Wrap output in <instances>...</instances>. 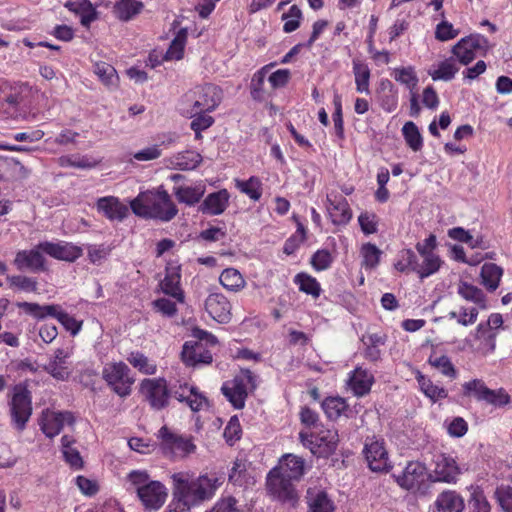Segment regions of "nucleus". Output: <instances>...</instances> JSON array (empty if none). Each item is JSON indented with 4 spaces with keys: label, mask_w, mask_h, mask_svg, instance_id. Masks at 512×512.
Instances as JSON below:
<instances>
[{
    "label": "nucleus",
    "mask_w": 512,
    "mask_h": 512,
    "mask_svg": "<svg viewBox=\"0 0 512 512\" xmlns=\"http://www.w3.org/2000/svg\"><path fill=\"white\" fill-rule=\"evenodd\" d=\"M171 478L175 498L189 510L192 506L211 499L220 486L219 479L214 474L193 478L187 472H178L174 473Z\"/></svg>",
    "instance_id": "obj_1"
},
{
    "label": "nucleus",
    "mask_w": 512,
    "mask_h": 512,
    "mask_svg": "<svg viewBox=\"0 0 512 512\" xmlns=\"http://www.w3.org/2000/svg\"><path fill=\"white\" fill-rule=\"evenodd\" d=\"M130 208L139 217L162 222L171 221L178 213L170 195L162 187L139 193L130 202Z\"/></svg>",
    "instance_id": "obj_2"
},
{
    "label": "nucleus",
    "mask_w": 512,
    "mask_h": 512,
    "mask_svg": "<svg viewBox=\"0 0 512 512\" xmlns=\"http://www.w3.org/2000/svg\"><path fill=\"white\" fill-rule=\"evenodd\" d=\"M128 482L148 510L160 509L166 501L167 491L165 486L156 480H151L144 470H133L127 476Z\"/></svg>",
    "instance_id": "obj_3"
},
{
    "label": "nucleus",
    "mask_w": 512,
    "mask_h": 512,
    "mask_svg": "<svg viewBox=\"0 0 512 512\" xmlns=\"http://www.w3.org/2000/svg\"><path fill=\"white\" fill-rule=\"evenodd\" d=\"M11 425L17 431H23L32 415L31 392L22 384L13 387L8 401Z\"/></svg>",
    "instance_id": "obj_4"
},
{
    "label": "nucleus",
    "mask_w": 512,
    "mask_h": 512,
    "mask_svg": "<svg viewBox=\"0 0 512 512\" xmlns=\"http://www.w3.org/2000/svg\"><path fill=\"white\" fill-rule=\"evenodd\" d=\"M255 388V375L250 370L244 369L232 380L224 382L221 391L234 408L242 409L245 406L248 392Z\"/></svg>",
    "instance_id": "obj_5"
},
{
    "label": "nucleus",
    "mask_w": 512,
    "mask_h": 512,
    "mask_svg": "<svg viewBox=\"0 0 512 512\" xmlns=\"http://www.w3.org/2000/svg\"><path fill=\"white\" fill-rule=\"evenodd\" d=\"M130 368L122 361L107 363L102 369V378L119 397L126 398L132 392L135 379Z\"/></svg>",
    "instance_id": "obj_6"
},
{
    "label": "nucleus",
    "mask_w": 512,
    "mask_h": 512,
    "mask_svg": "<svg viewBox=\"0 0 512 512\" xmlns=\"http://www.w3.org/2000/svg\"><path fill=\"white\" fill-rule=\"evenodd\" d=\"M139 393L154 411H160L169 406L171 391L164 378L143 379L139 385Z\"/></svg>",
    "instance_id": "obj_7"
},
{
    "label": "nucleus",
    "mask_w": 512,
    "mask_h": 512,
    "mask_svg": "<svg viewBox=\"0 0 512 512\" xmlns=\"http://www.w3.org/2000/svg\"><path fill=\"white\" fill-rule=\"evenodd\" d=\"M362 453L370 470L388 472L392 468L386 442L382 436H367L364 440Z\"/></svg>",
    "instance_id": "obj_8"
},
{
    "label": "nucleus",
    "mask_w": 512,
    "mask_h": 512,
    "mask_svg": "<svg viewBox=\"0 0 512 512\" xmlns=\"http://www.w3.org/2000/svg\"><path fill=\"white\" fill-rule=\"evenodd\" d=\"M490 49L489 41L479 33L461 38L453 47L452 54L462 65H469L477 55L485 56Z\"/></svg>",
    "instance_id": "obj_9"
},
{
    "label": "nucleus",
    "mask_w": 512,
    "mask_h": 512,
    "mask_svg": "<svg viewBox=\"0 0 512 512\" xmlns=\"http://www.w3.org/2000/svg\"><path fill=\"white\" fill-rule=\"evenodd\" d=\"M160 449L168 457L184 458L196 450V445L191 437L179 435L163 426L158 431Z\"/></svg>",
    "instance_id": "obj_10"
},
{
    "label": "nucleus",
    "mask_w": 512,
    "mask_h": 512,
    "mask_svg": "<svg viewBox=\"0 0 512 512\" xmlns=\"http://www.w3.org/2000/svg\"><path fill=\"white\" fill-rule=\"evenodd\" d=\"M302 443L317 457H328L335 452L339 442L336 429H321L315 434L305 436L300 434Z\"/></svg>",
    "instance_id": "obj_11"
},
{
    "label": "nucleus",
    "mask_w": 512,
    "mask_h": 512,
    "mask_svg": "<svg viewBox=\"0 0 512 512\" xmlns=\"http://www.w3.org/2000/svg\"><path fill=\"white\" fill-rule=\"evenodd\" d=\"M432 465L433 468L430 473L432 482L456 484L463 472L456 458L446 453L435 455Z\"/></svg>",
    "instance_id": "obj_12"
},
{
    "label": "nucleus",
    "mask_w": 512,
    "mask_h": 512,
    "mask_svg": "<svg viewBox=\"0 0 512 512\" xmlns=\"http://www.w3.org/2000/svg\"><path fill=\"white\" fill-rule=\"evenodd\" d=\"M266 488L271 497L282 502L294 505L298 494L293 480L279 474L278 470H271L266 478Z\"/></svg>",
    "instance_id": "obj_13"
},
{
    "label": "nucleus",
    "mask_w": 512,
    "mask_h": 512,
    "mask_svg": "<svg viewBox=\"0 0 512 512\" xmlns=\"http://www.w3.org/2000/svg\"><path fill=\"white\" fill-rule=\"evenodd\" d=\"M187 97L192 103V111L212 112L221 102L222 91L216 85L205 84L195 87Z\"/></svg>",
    "instance_id": "obj_14"
},
{
    "label": "nucleus",
    "mask_w": 512,
    "mask_h": 512,
    "mask_svg": "<svg viewBox=\"0 0 512 512\" xmlns=\"http://www.w3.org/2000/svg\"><path fill=\"white\" fill-rule=\"evenodd\" d=\"M72 354L73 347L57 348L48 363L44 366V370L56 380H67L71 375L69 358Z\"/></svg>",
    "instance_id": "obj_15"
},
{
    "label": "nucleus",
    "mask_w": 512,
    "mask_h": 512,
    "mask_svg": "<svg viewBox=\"0 0 512 512\" xmlns=\"http://www.w3.org/2000/svg\"><path fill=\"white\" fill-rule=\"evenodd\" d=\"M75 419L71 412L45 411L42 414L40 427L42 432L49 438L58 435L65 424L72 425Z\"/></svg>",
    "instance_id": "obj_16"
},
{
    "label": "nucleus",
    "mask_w": 512,
    "mask_h": 512,
    "mask_svg": "<svg viewBox=\"0 0 512 512\" xmlns=\"http://www.w3.org/2000/svg\"><path fill=\"white\" fill-rule=\"evenodd\" d=\"M425 464L419 461H410L399 475H394L397 484L406 490L419 488L424 482L426 474Z\"/></svg>",
    "instance_id": "obj_17"
},
{
    "label": "nucleus",
    "mask_w": 512,
    "mask_h": 512,
    "mask_svg": "<svg viewBox=\"0 0 512 512\" xmlns=\"http://www.w3.org/2000/svg\"><path fill=\"white\" fill-rule=\"evenodd\" d=\"M42 253L44 252L39 248V244L33 249L20 250L16 253L13 264L20 271H44L46 267L45 258Z\"/></svg>",
    "instance_id": "obj_18"
},
{
    "label": "nucleus",
    "mask_w": 512,
    "mask_h": 512,
    "mask_svg": "<svg viewBox=\"0 0 512 512\" xmlns=\"http://www.w3.org/2000/svg\"><path fill=\"white\" fill-rule=\"evenodd\" d=\"M39 248L47 255L67 262H74L83 254L82 249L68 242H49L39 243Z\"/></svg>",
    "instance_id": "obj_19"
},
{
    "label": "nucleus",
    "mask_w": 512,
    "mask_h": 512,
    "mask_svg": "<svg viewBox=\"0 0 512 512\" xmlns=\"http://www.w3.org/2000/svg\"><path fill=\"white\" fill-rule=\"evenodd\" d=\"M96 209L110 221L122 222L129 215V208L118 197L105 196L96 201Z\"/></svg>",
    "instance_id": "obj_20"
},
{
    "label": "nucleus",
    "mask_w": 512,
    "mask_h": 512,
    "mask_svg": "<svg viewBox=\"0 0 512 512\" xmlns=\"http://www.w3.org/2000/svg\"><path fill=\"white\" fill-rule=\"evenodd\" d=\"M182 361L187 366L208 365L212 362L211 351L204 343L187 341L181 352Z\"/></svg>",
    "instance_id": "obj_21"
},
{
    "label": "nucleus",
    "mask_w": 512,
    "mask_h": 512,
    "mask_svg": "<svg viewBox=\"0 0 512 512\" xmlns=\"http://www.w3.org/2000/svg\"><path fill=\"white\" fill-rule=\"evenodd\" d=\"M327 212L334 225H346L352 218V211L346 198L341 194L327 195Z\"/></svg>",
    "instance_id": "obj_22"
},
{
    "label": "nucleus",
    "mask_w": 512,
    "mask_h": 512,
    "mask_svg": "<svg viewBox=\"0 0 512 512\" xmlns=\"http://www.w3.org/2000/svg\"><path fill=\"white\" fill-rule=\"evenodd\" d=\"M205 310L218 323H228L231 319V304L221 293H211L205 300Z\"/></svg>",
    "instance_id": "obj_23"
},
{
    "label": "nucleus",
    "mask_w": 512,
    "mask_h": 512,
    "mask_svg": "<svg viewBox=\"0 0 512 512\" xmlns=\"http://www.w3.org/2000/svg\"><path fill=\"white\" fill-rule=\"evenodd\" d=\"M171 395L179 402L186 403L194 412L200 411L206 404V398L197 391V388L188 383L179 384L172 388Z\"/></svg>",
    "instance_id": "obj_24"
},
{
    "label": "nucleus",
    "mask_w": 512,
    "mask_h": 512,
    "mask_svg": "<svg viewBox=\"0 0 512 512\" xmlns=\"http://www.w3.org/2000/svg\"><path fill=\"white\" fill-rule=\"evenodd\" d=\"M230 193L227 189L208 194L200 204L198 210L202 214L217 216L227 209L229 206Z\"/></svg>",
    "instance_id": "obj_25"
},
{
    "label": "nucleus",
    "mask_w": 512,
    "mask_h": 512,
    "mask_svg": "<svg viewBox=\"0 0 512 512\" xmlns=\"http://www.w3.org/2000/svg\"><path fill=\"white\" fill-rule=\"evenodd\" d=\"M181 273L180 267L168 265L165 270V277L160 282V287L166 295L173 297L176 302L183 303L185 296L180 287Z\"/></svg>",
    "instance_id": "obj_26"
},
{
    "label": "nucleus",
    "mask_w": 512,
    "mask_h": 512,
    "mask_svg": "<svg viewBox=\"0 0 512 512\" xmlns=\"http://www.w3.org/2000/svg\"><path fill=\"white\" fill-rule=\"evenodd\" d=\"M348 387L357 397H363L367 395L374 383V376L362 367H356L349 374Z\"/></svg>",
    "instance_id": "obj_27"
},
{
    "label": "nucleus",
    "mask_w": 512,
    "mask_h": 512,
    "mask_svg": "<svg viewBox=\"0 0 512 512\" xmlns=\"http://www.w3.org/2000/svg\"><path fill=\"white\" fill-rule=\"evenodd\" d=\"M272 470H278L279 474L298 481L304 475L305 460L294 454H286L280 459L279 465Z\"/></svg>",
    "instance_id": "obj_28"
},
{
    "label": "nucleus",
    "mask_w": 512,
    "mask_h": 512,
    "mask_svg": "<svg viewBox=\"0 0 512 512\" xmlns=\"http://www.w3.org/2000/svg\"><path fill=\"white\" fill-rule=\"evenodd\" d=\"M387 336L380 333H367L362 335L361 342L363 344V357L370 362H378L381 360V347L385 345Z\"/></svg>",
    "instance_id": "obj_29"
},
{
    "label": "nucleus",
    "mask_w": 512,
    "mask_h": 512,
    "mask_svg": "<svg viewBox=\"0 0 512 512\" xmlns=\"http://www.w3.org/2000/svg\"><path fill=\"white\" fill-rule=\"evenodd\" d=\"M309 512H334L333 501L321 487H309L306 493Z\"/></svg>",
    "instance_id": "obj_30"
},
{
    "label": "nucleus",
    "mask_w": 512,
    "mask_h": 512,
    "mask_svg": "<svg viewBox=\"0 0 512 512\" xmlns=\"http://www.w3.org/2000/svg\"><path fill=\"white\" fill-rule=\"evenodd\" d=\"M497 335L496 331H492L481 322L471 333L473 340L478 343L476 350L482 354H488L495 350Z\"/></svg>",
    "instance_id": "obj_31"
},
{
    "label": "nucleus",
    "mask_w": 512,
    "mask_h": 512,
    "mask_svg": "<svg viewBox=\"0 0 512 512\" xmlns=\"http://www.w3.org/2000/svg\"><path fill=\"white\" fill-rule=\"evenodd\" d=\"M202 161V156L192 150L179 152L165 160L166 166L177 170H193Z\"/></svg>",
    "instance_id": "obj_32"
},
{
    "label": "nucleus",
    "mask_w": 512,
    "mask_h": 512,
    "mask_svg": "<svg viewBox=\"0 0 512 512\" xmlns=\"http://www.w3.org/2000/svg\"><path fill=\"white\" fill-rule=\"evenodd\" d=\"M459 67L454 57L446 58L436 64H433L429 70L428 75L434 81H451L458 73Z\"/></svg>",
    "instance_id": "obj_33"
},
{
    "label": "nucleus",
    "mask_w": 512,
    "mask_h": 512,
    "mask_svg": "<svg viewBox=\"0 0 512 512\" xmlns=\"http://www.w3.org/2000/svg\"><path fill=\"white\" fill-rule=\"evenodd\" d=\"M17 306L37 319H44L50 316L59 321L60 315L64 313L61 306L57 304L39 305L37 303L20 302Z\"/></svg>",
    "instance_id": "obj_34"
},
{
    "label": "nucleus",
    "mask_w": 512,
    "mask_h": 512,
    "mask_svg": "<svg viewBox=\"0 0 512 512\" xmlns=\"http://www.w3.org/2000/svg\"><path fill=\"white\" fill-rule=\"evenodd\" d=\"M435 502L444 512H463L465 509L463 496L455 490L442 491L437 495Z\"/></svg>",
    "instance_id": "obj_35"
},
{
    "label": "nucleus",
    "mask_w": 512,
    "mask_h": 512,
    "mask_svg": "<svg viewBox=\"0 0 512 512\" xmlns=\"http://www.w3.org/2000/svg\"><path fill=\"white\" fill-rule=\"evenodd\" d=\"M64 7L69 11L80 15L81 24L88 27L97 19V11L90 0H69L65 2Z\"/></svg>",
    "instance_id": "obj_36"
},
{
    "label": "nucleus",
    "mask_w": 512,
    "mask_h": 512,
    "mask_svg": "<svg viewBox=\"0 0 512 512\" xmlns=\"http://www.w3.org/2000/svg\"><path fill=\"white\" fill-rule=\"evenodd\" d=\"M173 192L180 203L193 206L203 197L205 193V185L197 183L192 186H176L173 188Z\"/></svg>",
    "instance_id": "obj_37"
},
{
    "label": "nucleus",
    "mask_w": 512,
    "mask_h": 512,
    "mask_svg": "<svg viewBox=\"0 0 512 512\" xmlns=\"http://www.w3.org/2000/svg\"><path fill=\"white\" fill-rule=\"evenodd\" d=\"M352 69L356 91L358 93L369 95L371 78V70L369 66L358 59H354L352 62Z\"/></svg>",
    "instance_id": "obj_38"
},
{
    "label": "nucleus",
    "mask_w": 512,
    "mask_h": 512,
    "mask_svg": "<svg viewBox=\"0 0 512 512\" xmlns=\"http://www.w3.org/2000/svg\"><path fill=\"white\" fill-rule=\"evenodd\" d=\"M248 463L245 459L237 458L229 473V481L234 485L243 487L254 484L253 476L248 472Z\"/></svg>",
    "instance_id": "obj_39"
},
{
    "label": "nucleus",
    "mask_w": 512,
    "mask_h": 512,
    "mask_svg": "<svg viewBox=\"0 0 512 512\" xmlns=\"http://www.w3.org/2000/svg\"><path fill=\"white\" fill-rule=\"evenodd\" d=\"M75 439L69 435H64L61 438V452L64 460L73 469L79 470L83 467V459L74 447Z\"/></svg>",
    "instance_id": "obj_40"
},
{
    "label": "nucleus",
    "mask_w": 512,
    "mask_h": 512,
    "mask_svg": "<svg viewBox=\"0 0 512 512\" xmlns=\"http://www.w3.org/2000/svg\"><path fill=\"white\" fill-rule=\"evenodd\" d=\"M422 261L417 260L415 266V273L420 279H425L437 273L443 264V261L436 253L421 255Z\"/></svg>",
    "instance_id": "obj_41"
},
{
    "label": "nucleus",
    "mask_w": 512,
    "mask_h": 512,
    "mask_svg": "<svg viewBox=\"0 0 512 512\" xmlns=\"http://www.w3.org/2000/svg\"><path fill=\"white\" fill-rule=\"evenodd\" d=\"M457 292L463 299L476 304L480 309L488 308L486 296L480 288L467 282H460Z\"/></svg>",
    "instance_id": "obj_42"
},
{
    "label": "nucleus",
    "mask_w": 512,
    "mask_h": 512,
    "mask_svg": "<svg viewBox=\"0 0 512 512\" xmlns=\"http://www.w3.org/2000/svg\"><path fill=\"white\" fill-rule=\"evenodd\" d=\"M503 270L494 263H485L481 267V283L489 291H495L500 284Z\"/></svg>",
    "instance_id": "obj_43"
},
{
    "label": "nucleus",
    "mask_w": 512,
    "mask_h": 512,
    "mask_svg": "<svg viewBox=\"0 0 512 512\" xmlns=\"http://www.w3.org/2000/svg\"><path fill=\"white\" fill-rule=\"evenodd\" d=\"M380 91L383 92V95L380 97L381 108L385 112H393L398 105V95L394 90L392 82L388 79H382L380 82Z\"/></svg>",
    "instance_id": "obj_44"
},
{
    "label": "nucleus",
    "mask_w": 512,
    "mask_h": 512,
    "mask_svg": "<svg viewBox=\"0 0 512 512\" xmlns=\"http://www.w3.org/2000/svg\"><path fill=\"white\" fill-rule=\"evenodd\" d=\"M219 281L225 289L232 292H238L246 285L242 274L234 268H227L223 270L219 277Z\"/></svg>",
    "instance_id": "obj_45"
},
{
    "label": "nucleus",
    "mask_w": 512,
    "mask_h": 512,
    "mask_svg": "<svg viewBox=\"0 0 512 512\" xmlns=\"http://www.w3.org/2000/svg\"><path fill=\"white\" fill-rule=\"evenodd\" d=\"M142 7V3L137 0H120L115 4L113 12L118 19L128 21L139 14Z\"/></svg>",
    "instance_id": "obj_46"
},
{
    "label": "nucleus",
    "mask_w": 512,
    "mask_h": 512,
    "mask_svg": "<svg viewBox=\"0 0 512 512\" xmlns=\"http://www.w3.org/2000/svg\"><path fill=\"white\" fill-rule=\"evenodd\" d=\"M321 406L326 416L331 420L338 419L348 409L346 400L339 396L325 398Z\"/></svg>",
    "instance_id": "obj_47"
},
{
    "label": "nucleus",
    "mask_w": 512,
    "mask_h": 512,
    "mask_svg": "<svg viewBox=\"0 0 512 512\" xmlns=\"http://www.w3.org/2000/svg\"><path fill=\"white\" fill-rule=\"evenodd\" d=\"M272 66H274V63L265 65L254 73L250 84V93L254 100L261 101L265 98V79Z\"/></svg>",
    "instance_id": "obj_48"
},
{
    "label": "nucleus",
    "mask_w": 512,
    "mask_h": 512,
    "mask_svg": "<svg viewBox=\"0 0 512 512\" xmlns=\"http://www.w3.org/2000/svg\"><path fill=\"white\" fill-rule=\"evenodd\" d=\"M235 187L254 201L262 196V183L256 176H251L248 180L235 179Z\"/></svg>",
    "instance_id": "obj_49"
},
{
    "label": "nucleus",
    "mask_w": 512,
    "mask_h": 512,
    "mask_svg": "<svg viewBox=\"0 0 512 512\" xmlns=\"http://www.w3.org/2000/svg\"><path fill=\"white\" fill-rule=\"evenodd\" d=\"M402 135L408 147L414 152H418L423 147V137L417 125L412 122H406L402 127Z\"/></svg>",
    "instance_id": "obj_50"
},
{
    "label": "nucleus",
    "mask_w": 512,
    "mask_h": 512,
    "mask_svg": "<svg viewBox=\"0 0 512 512\" xmlns=\"http://www.w3.org/2000/svg\"><path fill=\"white\" fill-rule=\"evenodd\" d=\"M360 254L361 266L366 270H372L378 266L382 251L375 244L365 243L361 247Z\"/></svg>",
    "instance_id": "obj_51"
},
{
    "label": "nucleus",
    "mask_w": 512,
    "mask_h": 512,
    "mask_svg": "<svg viewBox=\"0 0 512 512\" xmlns=\"http://www.w3.org/2000/svg\"><path fill=\"white\" fill-rule=\"evenodd\" d=\"M294 283L298 285L299 290L314 298H318L321 294V286L316 278L306 273H298L294 277Z\"/></svg>",
    "instance_id": "obj_52"
},
{
    "label": "nucleus",
    "mask_w": 512,
    "mask_h": 512,
    "mask_svg": "<svg viewBox=\"0 0 512 512\" xmlns=\"http://www.w3.org/2000/svg\"><path fill=\"white\" fill-rule=\"evenodd\" d=\"M187 40V32L185 29H181L172 40L169 48L167 49L163 60H180L183 57L184 47Z\"/></svg>",
    "instance_id": "obj_53"
},
{
    "label": "nucleus",
    "mask_w": 512,
    "mask_h": 512,
    "mask_svg": "<svg viewBox=\"0 0 512 512\" xmlns=\"http://www.w3.org/2000/svg\"><path fill=\"white\" fill-rule=\"evenodd\" d=\"M470 491L469 512H490L491 506L483 490L479 486H471Z\"/></svg>",
    "instance_id": "obj_54"
},
{
    "label": "nucleus",
    "mask_w": 512,
    "mask_h": 512,
    "mask_svg": "<svg viewBox=\"0 0 512 512\" xmlns=\"http://www.w3.org/2000/svg\"><path fill=\"white\" fill-rule=\"evenodd\" d=\"M417 381L421 391L433 401L444 399L448 396L447 391L443 387L435 385L430 379L421 374L417 377Z\"/></svg>",
    "instance_id": "obj_55"
},
{
    "label": "nucleus",
    "mask_w": 512,
    "mask_h": 512,
    "mask_svg": "<svg viewBox=\"0 0 512 512\" xmlns=\"http://www.w3.org/2000/svg\"><path fill=\"white\" fill-rule=\"evenodd\" d=\"M94 73L104 85L108 87L117 85L118 75L112 65L106 62H97L94 65Z\"/></svg>",
    "instance_id": "obj_56"
},
{
    "label": "nucleus",
    "mask_w": 512,
    "mask_h": 512,
    "mask_svg": "<svg viewBox=\"0 0 512 512\" xmlns=\"http://www.w3.org/2000/svg\"><path fill=\"white\" fill-rule=\"evenodd\" d=\"M127 360L134 368L145 375H153L157 371L156 364L150 361L143 353L131 352Z\"/></svg>",
    "instance_id": "obj_57"
},
{
    "label": "nucleus",
    "mask_w": 512,
    "mask_h": 512,
    "mask_svg": "<svg viewBox=\"0 0 512 512\" xmlns=\"http://www.w3.org/2000/svg\"><path fill=\"white\" fill-rule=\"evenodd\" d=\"M418 257L411 249H403L398 253L394 267L399 272H415Z\"/></svg>",
    "instance_id": "obj_58"
},
{
    "label": "nucleus",
    "mask_w": 512,
    "mask_h": 512,
    "mask_svg": "<svg viewBox=\"0 0 512 512\" xmlns=\"http://www.w3.org/2000/svg\"><path fill=\"white\" fill-rule=\"evenodd\" d=\"M7 281L9 286L13 289L23 292H36L38 289V282L35 278L24 275L8 276Z\"/></svg>",
    "instance_id": "obj_59"
},
{
    "label": "nucleus",
    "mask_w": 512,
    "mask_h": 512,
    "mask_svg": "<svg viewBox=\"0 0 512 512\" xmlns=\"http://www.w3.org/2000/svg\"><path fill=\"white\" fill-rule=\"evenodd\" d=\"M462 388L465 396H473L477 401H484L489 389L481 379H473L465 382Z\"/></svg>",
    "instance_id": "obj_60"
},
{
    "label": "nucleus",
    "mask_w": 512,
    "mask_h": 512,
    "mask_svg": "<svg viewBox=\"0 0 512 512\" xmlns=\"http://www.w3.org/2000/svg\"><path fill=\"white\" fill-rule=\"evenodd\" d=\"M58 162L61 167H73L79 169H91L97 165V162L91 160L88 156L77 155L61 156Z\"/></svg>",
    "instance_id": "obj_61"
},
{
    "label": "nucleus",
    "mask_w": 512,
    "mask_h": 512,
    "mask_svg": "<svg viewBox=\"0 0 512 512\" xmlns=\"http://www.w3.org/2000/svg\"><path fill=\"white\" fill-rule=\"evenodd\" d=\"M392 76L397 82L405 85L411 91L417 86L418 77L414 68L411 66L395 68L392 72Z\"/></svg>",
    "instance_id": "obj_62"
},
{
    "label": "nucleus",
    "mask_w": 512,
    "mask_h": 512,
    "mask_svg": "<svg viewBox=\"0 0 512 512\" xmlns=\"http://www.w3.org/2000/svg\"><path fill=\"white\" fill-rule=\"evenodd\" d=\"M428 362L431 366L439 370L443 375L452 379L456 378V369L448 356H430Z\"/></svg>",
    "instance_id": "obj_63"
},
{
    "label": "nucleus",
    "mask_w": 512,
    "mask_h": 512,
    "mask_svg": "<svg viewBox=\"0 0 512 512\" xmlns=\"http://www.w3.org/2000/svg\"><path fill=\"white\" fill-rule=\"evenodd\" d=\"M302 19V12L297 5H292L288 12L282 15V20L284 21L283 31L285 33H291L295 31L300 26V21Z\"/></svg>",
    "instance_id": "obj_64"
}]
</instances>
